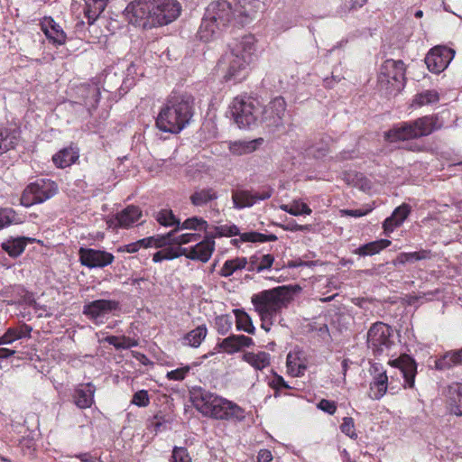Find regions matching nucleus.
Returning <instances> with one entry per match:
<instances>
[{"label": "nucleus", "instance_id": "nucleus-49", "mask_svg": "<svg viewBox=\"0 0 462 462\" xmlns=\"http://www.w3.org/2000/svg\"><path fill=\"white\" fill-rule=\"evenodd\" d=\"M233 325L232 318L229 315H220L215 319V328L219 335H226Z\"/></svg>", "mask_w": 462, "mask_h": 462}, {"label": "nucleus", "instance_id": "nucleus-12", "mask_svg": "<svg viewBox=\"0 0 462 462\" xmlns=\"http://www.w3.org/2000/svg\"><path fill=\"white\" fill-rule=\"evenodd\" d=\"M286 107L287 105L282 97H274L264 107L261 106L260 116L262 121L269 127L282 125Z\"/></svg>", "mask_w": 462, "mask_h": 462}, {"label": "nucleus", "instance_id": "nucleus-10", "mask_svg": "<svg viewBox=\"0 0 462 462\" xmlns=\"http://www.w3.org/2000/svg\"><path fill=\"white\" fill-rule=\"evenodd\" d=\"M58 189L55 181L50 179H37L24 188L20 198V204L25 208H30L43 203L54 197Z\"/></svg>", "mask_w": 462, "mask_h": 462}, {"label": "nucleus", "instance_id": "nucleus-9", "mask_svg": "<svg viewBox=\"0 0 462 462\" xmlns=\"http://www.w3.org/2000/svg\"><path fill=\"white\" fill-rule=\"evenodd\" d=\"M393 329L386 323L377 321L368 329L366 335L367 346L374 356H390L392 349L396 346Z\"/></svg>", "mask_w": 462, "mask_h": 462}, {"label": "nucleus", "instance_id": "nucleus-50", "mask_svg": "<svg viewBox=\"0 0 462 462\" xmlns=\"http://www.w3.org/2000/svg\"><path fill=\"white\" fill-rule=\"evenodd\" d=\"M208 222L201 217L187 218L182 224L180 223V229L207 230Z\"/></svg>", "mask_w": 462, "mask_h": 462}, {"label": "nucleus", "instance_id": "nucleus-51", "mask_svg": "<svg viewBox=\"0 0 462 462\" xmlns=\"http://www.w3.org/2000/svg\"><path fill=\"white\" fill-rule=\"evenodd\" d=\"M215 235H211L210 236L222 237V236H240L239 228L236 225H221L215 227Z\"/></svg>", "mask_w": 462, "mask_h": 462}, {"label": "nucleus", "instance_id": "nucleus-24", "mask_svg": "<svg viewBox=\"0 0 462 462\" xmlns=\"http://www.w3.org/2000/svg\"><path fill=\"white\" fill-rule=\"evenodd\" d=\"M411 213V206L402 203L401 206L397 207L392 215L385 218L383 223V228L385 235L389 236L391 233L394 231L395 228L399 227L402 225L405 219Z\"/></svg>", "mask_w": 462, "mask_h": 462}, {"label": "nucleus", "instance_id": "nucleus-36", "mask_svg": "<svg viewBox=\"0 0 462 462\" xmlns=\"http://www.w3.org/2000/svg\"><path fill=\"white\" fill-rule=\"evenodd\" d=\"M262 143V138L251 141H235L229 143L228 148L230 152L234 155H244L254 152Z\"/></svg>", "mask_w": 462, "mask_h": 462}, {"label": "nucleus", "instance_id": "nucleus-18", "mask_svg": "<svg viewBox=\"0 0 462 462\" xmlns=\"http://www.w3.org/2000/svg\"><path fill=\"white\" fill-rule=\"evenodd\" d=\"M388 365L399 369L402 373L404 380L403 388H414L417 374V363L414 358L407 354H402L396 359L389 360Z\"/></svg>", "mask_w": 462, "mask_h": 462}, {"label": "nucleus", "instance_id": "nucleus-34", "mask_svg": "<svg viewBox=\"0 0 462 462\" xmlns=\"http://www.w3.org/2000/svg\"><path fill=\"white\" fill-rule=\"evenodd\" d=\"M32 327L27 324L9 328L5 334L0 337V345H7L20 338L30 337Z\"/></svg>", "mask_w": 462, "mask_h": 462}, {"label": "nucleus", "instance_id": "nucleus-1", "mask_svg": "<svg viewBox=\"0 0 462 462\" xmlns=\"http://www.w3.org/2000/svg\"><path fill=\"white\" fill-rule=\"evenodd\" d=\"M180 12L176 0H134L127 5L125 14L131 24L148 30L172 23Z\"/></svg>", "mask_w": 462, "mask_h": 462}, {"label": "nucleus", "instance_id": "nucleus-56", "mask_svg": "<svg viewBox=\"0 0 462 462\" xmlns=\"http://www.w3.org/2000/svg\"><path fill=\"white\" fill-rule=\"evenodd\" d=\"M132 404L138 407H147L150 404V397L146 390L137 391L132 398Z\"/></svg>", "mask_w": 462, "mask_h": 462}, {"label": "nucleus", "instance_id": "nucleus-11", "mask_svg": "<svg viewBox=\"0 0 462 462\" xmlns=\"http://www.w3.org/2000/svg\"><path fill=\"white\" fill-rule=\"evenodd\" d=\"M369 373L371 375V381L369 383V390L367 396L371 400L379 401L388 392V390H393L392 386L393 375L388 376L387 371L383 365L380 363H371Z\"/></svg>", "mask_w": 462, "mask_h": 462}, {"label": "nucleus", "instance_id": "nucleus-28", "mask_svg": "<svg viewBox=\"0 0 462 462\" xmlns=\"http://www.w3.org/2000/svg\"><path fill=\"white\" fill-rule=\"evenodd\" d=\"M448 407L452 414L462 416V383H454L448 389Z\"/></svg>", "mask_w": 462, "mask_h": 462}, {"label": "nucleus", "instance_id": "nucleus-29", "mask_svg": "<svg viewBox=\"0 0 462 462\" xmlns=\"http://www.w3.org/2000/svg\"><path fill=\"white\" fill-rule=\"evenodd\" d=\"M222 29L223 27L204 15L198 30L197 36L200 41L209 42L217 37Z\"/></svg>", "mask_w": 462, "mask_h": 462}, {"label": "nucleus", "instance_id": "nucleus-53", "mask_svg": "<svg viewBox=\"0 0 462 462\" xmlns=\"http://www.w3.org/2000/svg\"><path fill=\"white\" fill-rule=\"evenodd\" d=\"M329 143L328 142H321L316 143L310 148V153L317 159H322L329 152Z\"/></svg>", "mask_w": 462, "mask_h": 462}, {"label": "nucleus", "instance_id": "nucleus-64", "mask_svg": "<svg viewBox=\"0 0 462 462\" xmlns=\"http://www.w3.org/2000/svg\"><path fill=\"white\" fill-rule=\"evenodd\" d=\"M75 457L81 462H97V458L89 452L77 454Z\"/></svg>", "mask_w": 462, "mask_h": 462}, {"label": "nucleus", "instance_id": "nucleus-30", "mask_svg": "<svg viewBox=\"0 0 462 462\" xmlns=\"http://www.w3.org/2000/svg\"><path fill=\"white\" fill-rule=\"evenodd\" d=\"M455 365H462V348L448 351L435 361V368L439 371L448 370Z\"/></svg>", "mask_w": 462, "mask_h": 462}, {"label": "nucleus", "instance_id": "nucleus-60", "mask_svg": "<svg viewBox=\"0 0 462 462\" xmlns=\"http://www.w3.org/2000/svg\"><path fill=\"white\" fill-rule=\"evenodd\" d=\"M318 408L329 415H334L337 411V402L334 401L322 399L318 403Z\"/></svg>", "mask_w": 462, "mask_h": 462}, {"label": "nucleus", "instance_id": "nucleus-22", "mask_svg": "<svg viewBox=\"0 0 462 462\" xmlns=\"http://www.w3.org/2000/svg\"><path fill=\"white\" fill-rule=\"evenodd\" d=\"M41 29L48 41L54 46H61L66 43L67 34L61 26L51 16H45L40 23Z\"/></svg>", "mask_w": 462, "mask_h": 462}, {"label": "nucleus", "instance_id": "nucleus-4", "mask_svg": "<svg viewBox=\"0 0 462 462\" xmlns=\"http://www.w3.org/2000/svg\"><path fill=\"white\" fill-rule=\"evenodd\" d=\"M191 402L201 414L215 420L241 421L245 419V410L238 404L201 388L192 393Z\"/></svg>", "mask_w": 462, "mask_h": 462}, {"label": "nucleus", "instance_id": "nucleus-31", "mask_svg": "<svg viewBox=\"0 0 462 462\" xmlns=\"http://www.w3.org/2000/svg\"><path fill=\"white\" fill-rule=\"evenodd\" d=\"M247 271L262 273L265 270L271 269L274 263V256L271 254H254L247 259Z\"/></svg>", "mask_w": 462, "mask_h": 462}, {"label": "nucleus", "instance_id": "nucleus-63", "mask_svg": "<svg viewBox=\"0 0 462 462\" xmlns=\"http://www.w3.org/2000/svg\"><path fill=\"white\" fill-rule=\"evenodd\" d=\"M273 460L272 452L268 449H261L257 456L258 462H271Z\"/></svg>", "mask_w": 462, "mask_h": 462}, {"label": "nucleus", "instance_id": "nucleus-41", "mask_svg": "<svg viewBox=\"0 0 462 462\" xmlns=\"http://www.w3.org/2000/svg\"><path fill=\"white\" fill-rule=\"evenodd\" d=\"M233 313L236 317V326L237 330H242L251 335L255 334V328L247 312L243 309H235L233 310Z\"/></svg>", "mask_w": 462, "mask_h": 462}, {"label": "nucleus", "instance_id": "nucleus-57", "mask_svg": "<svg viewBox=\"0 0 462 462\" xmlns=\"http://www.w3.org/2000/svg\"><path fill=\"white\" fill-rule=\"evenodd\" d=\"M269 385L275 391L274 396L278 395V393L282 389H291V387L285 382L282 375L274 374L273 378L269 382Z\"/></svg>", "mask_w": 462, "mask_h": 462}, {"label": "nucleus", "instance_id": "nucleus-17", "mask_svg": "<svg viewBox=\"0 0 462 462\" xmlns=\"http://www.w3.org/2000/svg\"><path fill=\"white\" fill-rule=\"evenodd\" d=\"M216 247L215 236H206L191 247H181L180 254L188 259L207 263L211 258Z\"/></svg>", "mask_w": 462, "mask_h": 462}, {"label": "nucleus", "instance_id": "nucleus-3", "mask_svg": "<svg viewBox=\"0 0 462 462\" xmlns=\"http://www.w3.org/2000/svg\"><path fill=\"white\" fill-rule=\"evenodd\" d=\"M194 116L193 100L183 95H170L160 108L155 119L156 127L177 134L186 128Z\"/></svg>", "mask_w": 462, "mask_h": 462}, {"label": "nucleus", "instance_id": "nucleus-5", "mask_svg": "<svg viewBox=\"0 0 462 462\" xmlns=\"http://www.w3.org/2000/svg\"><path fill=\"white\" fill-rule=\"evenodd\" d=\"M291 300L292 291L284 285L254 294L251 301L260 316L261 328L269 332L274 318L288 307Z\"/></svg>", "mask_w": 462, "mask_h": 462}, {"label": "nucleus", "instance_id": "nucleus-25", "mask_svg": "<svg viewBox=\"0 0 462 462\" xmlns=\"http://www.w3.org/2000/svg\"><path fill=\"white\" fill-rule=\"evenodd\" d=\"M286 366L288 373L295 377L302 376L307 370V360L301 350H293L287 355Z\"/></svg>", "mask_w": 462, "mask_h": 462}, {"label": "nucleus", "instance_id": "nucleus-26", "mask_svg": "<svg viewBox=\"0 0 462 462\" xmlns=\"http://www.w3.org/2000/svg\"><path fill=\"white\" fill-rule=\"evenodd\" d=\"M33 241V238L26 236L10 237L2 243L1 247L9 256L16 258L24 252L28 243Z\"/></svg>", "mask_w": 462, "mask_h": 462}, {"label": "nucleus", "instance_id": "nucleus-38", "mask_svg": "<svg viewBox=\"0 0 462 462\" xmlns=\"http://www.w3.org/2000/svg\"><path fill=\"white\" fill-rule=\"evenodd\" d=\"M18 143L16 131L9 128L0 129V156L15 148Z\"/></svg>", "mask_w": 462, "mask_h": 462}, {"label": "nucleus", "instance_id": "nucleus-33", "mask_svg": "<svg viewBox=\"0 0 462 462\" xmlns=\"http://www.w3.org/2000/svg\"><path fill=\"white\" fill-rule=\"evenodd\" d=\"M242 359L249 364L255 370H263L270 365L271 356L270 354L264 351L254 352H245Z\"/></svg>", "mask_w": 462, "mask_h": 462}, {"label": "nucleus", "instance_id": "nucleus-61", "mask_svg": "<svg viewBox=\"0 0 462 462\" xmlns=\"http://www.w3.org/2000/svg\"><path fill=\"white\" fill-rule=\"evenodd\" d=\"M372 211V208H368L366 209H344L342 210V215L353 217H360L367 215Z\"/></svg>", "mask_w": 462, "mask_h": 462}, {"label": "nucleus", "instance_id": "nucleus-44", "mask_svg": "<svg viewBox=\"0 0 462 462\" xmlns=\"http://www.w3.org/2000/svg\"><path fill=\"white\" fill-rule=\"evenodd\" d=\"M439 101V94L435 89L423 90L414 96L413 105L419 107L436 104Z\"/></svg>", "mask_w": 462, "mask_h": 462}, {"label": "nucleus", "instance_id": "nucleus-32", "mask_svg": "<svg viewBox=\"0 0 462 462\" xmlns=\"http://www.w3.org/2000/svg\"><path fill=\"white\" fill-rule=\"evenodd\" d=\"M84 15L88 19V23L91 25L104 12L108 0H84Z\"/></svg>", "mask_w": 462, "mask_h": 462}, {"label": "nucleus", "instance_id": "nucleus-46", "mask_svg": "<svg viewBox=\"0 0 462 462\" xmlns=\"http://www.w3.org/2000/svg\"><path fill=\"white\" fill-rule=\"evenodd\" d=\"M430 257V251L420 250L418 252L401 253L396 258V263L404 264L406 263L416 262L420 260L429 259Z\"/></svg>", "mask_w": 462, "mask_h": 462}, {"label": "nucleus", "instance_id": "nucleus-14", "mask_svg": "<svg viewBox=\"0 0 462 462\" xmlns=\"http://www.w3.org/2000/svg\"><path fill=\"white\" fill-rule=\"evenodd\" d=\"M79 257L81 265L90 269L104 268L115 260V256L109 252L84 247L79 248Z\"/></svg>", "mask_w": 462, "mask_h": 462}, {"label": "nucleus", "instance_id": "nucleus-43", "mask_svg": "<svg viewBox=\"0 0 462 462\" xmlns=\"http://www.w3.org/2000/svg\"><path fill=\"white\" fill-rule=\"evenodd\" d=\"M208 334V329L205 325L198 326L183 337V345L199 347Z\"/></svg>", "mask_w": 462, "mask_h": 462}, {"label": "nucleus", "instance_id": "nucleus-45", "mask_svg": "<svg viewBox=\"0 0 462 462\" xmlns=\"http://www.w3.org/2000/svg\"><path fill=\"white\" fill-rule=\"evenodd\" d=\"M157 222L164 226H176V232L180 230V220L175 217L171 209H161L156 215Z\"/></svg>", "mask_w": 462, "mask_h": 462}, {"label": "nucleus", "instance_id": "nucleus-35", "mask_svg": "<svg viewBox=\"0 0 462 462\" xmlns=\"http://www.w3.org/2000/svg\"><path fill=\"white\" fill-rule=\"evenodd\" d=\"M261 6L259 0H236L234 11L235 16H242L245 18H253L257 14Z\"/></svg>", "mask_w": 462, "mask_h": 462}, {"label": "nucleus", "instance_id": "nucleus-8", "mask_svg": "<svg viewBox=\"0 0 462 462\" xmlns=\"http://www.w3.org/2000/svg\"><path fill=\"white\" fill-rule=\"evenodd\" d=\"M260 110L259 99L246 95L236 97L229 106L234 123L239 128H246L254 125L260 117Z\"/></svg>", "mask_w": 462, "mask_h": 462}, {"label": "nucleus", "instance_id": "nucleus-58", "mask_svg": "<svg viewBox=\"0 0 462 462\" xmlns=\"http://www.w3.org/2000/svg\"><path fill=\"white\" fill-rule=\"evenodd\" d=\"M171 457L173 462H192L189 453L183 447H174Z\"/></svg>", "mask_w": 462, "mask_h": 462}, {"label": "nucleus", "instance_id": "nucleus-20", "mask_svg": "<svg viewBox=\"0 0 462 462\" xmlns=\"http://www.w3.org/2000/svg\"><path fill=\"white\" fill-rule=\"evenodd\" d=\"M96 386L92 383H82L77 384L71 393V402L80 409L91 408L95 403Z\"/></svg>", "mask_w": 462, "mask_h": 462}, {"label": "nucleus", "instance_id": "nucleus-16", "mask_svg": "<svg viewBox=\"0 0 462 462\" xmlns=\"http://www.w3.org/2000/svg\"><path fill=\"white\" fill-rule=\"evenodd\" d=\"M204 15L223 28L235 18L232 6L226 0L212 1L206 8Z\"/></svg>", "mask_w": 462, "mask_h": 462}, {"label": "nucleus", "instance_id": "nucleus-13", "mask_svg": "<svg viewBox=\"0 0 462 462\" xmlns=\"http://www.w3.org/2000/svg\"><path fill=\"white\" fill-rule=\"evenodd\" d=\"M455 56V51L446 46L432 48L425 57V63L429 70L439 74L442 72L451 62Z\"/></svg>", "mask_w": 462, "mask_h": 462}, {"label": "nucleus", "instance_id": "nucleus-7", "mask_svg": "<svg viewBox=\"0 0 462 462\" xmlns=\"http://www.w3.org/2000/svg\"><path fill=\"white\" fill-rule=\"evenodd\" d=\"M378 86L387 95L398 94L405 86V64L402 60L388 59L383 62L377 77Z\"/></svg>", "mask_w": 462, "mask_h": 462}, {"label": "nucleus", "instance_id": "nucleus-59", "mask_svg": "<svg viewBox=\"0 0 462 462\" xmlns=\"http://www.w3.org/2000/svg\"><path fill=\"white\" fill-rule=\"evenodd\" d=\"M176 233V230H171L166 235L152 236L154 241L152 246L156 248L163 247L167 245L172 244V236Z\"/></svg>", "mask_w": 462, "mask_h": 462}, {"label": "nucleus", "instance_id": "nucleus-23", "mask_svg": "<svg viewBox=\"0 0 462 462\" xmlns=\"http://www.w3.org/2000/svg\"><path fill=\"white\" fill-rule=\"evenodd\" d=\"M254 345L252 337L245 335H230L217 344L218 351L233 355L243 347H250Z\"/></svg>", "mask_w": 462, "mask_h": 462}, {"label": "nucleus", "instance_id": "nucleus-2", "mask_svg": "<svg viewBox=\"0 0 462 462\" xmlns=\"http://www.w3.org/2000/svg\"><path fill=\"white\" fill-rule=\"evenodd\" d=\"M256 39L246 34L235 39L228 44V50L221 56L217 68L226 82L238 83L248 75V69L255 58Z\"/></svg>", "mask_w": 462, "mask_h": 462}, {"label": "nucleus", "instance_id": "nucleus-48", "mask_svg": "<svg viewBox=\"0 0 462 462\" xmlns=\"http://www.w3.org/2000/svg\"><path fill=\"white\" fill-rule=\"evenodd\" d=\"M281 208L292 216L310 215L311 213V209L305 203L294 202L291 205H282Z\"/></svg>", "mask_w": 462, "mask_h": 462}, {"label": "nucleus", "instance_id": "nucleus-52", "mask_svg": "<svg viewBox=\"0 0 462 462\" xmlns=\"http://www.w3.org/2000/svg\"><path fill=\"white\" fill-rule=\"evenodd\" d=\"M190 371L189 365H184L177 369L167 372L166 378L170 381H182Z\"/></svg>", "mask_w": 462, "mask_h": 462}, {"label": "nucleus", "instance_id": "nucleus-42", "mask_svg": "<svg viewBox=\"0 0 462 462\" xmlns=\"http://www.w3.org/2000/svg\"><path fill=\"white\" fill-rule=\"evenodd\" d=\"M23 216L17 213L12 208H0V230L11 225L22 224Z\"/></svg>", "mask_w": 462, "mask_h": 462}, {"label": "nucleus", "instance_id": "nucleus-21", "mask_svg": "<svg viewBox=\"0 0 462 462\" xmlns=\"http://www.w3.org/2000/svg\"><path fill=\"white\" fill-rule=\"evenodd\" d=\"M119 310V302L113 300H96L83 307V314L90 319H97L112 311Z\"/></svg>", "mask_w": 462, "mask_h": 462}, {"label": "nucleus", "instance_id": "nucleus-6", "mask_svg": "<svg viewBox=\"0 0 462 462\" xmlns=\"http://www.w3.org/2000/svg\"><path fill=\"white\" fill-rule=\"evenodd\" d=\"M444 122L439 114L419 117L415 120L401 122L384 132V140L389 143L409 141L428 136L442 129Z\"/></svg>", "mask_w": 462, "mask_h": 462}, {"label": "nucleus", "instance_id": "nucleus-55", "mask_svg": "<svg viewBox=\"0 0 462 462\" xmlns=\"http://www.w3.org/2000/svg\"><path fill=\"white\" fill-rule=\"evenodd\" d=\"M200 239L199 234H182L180 236H175V234L172 236V244L181 245H186L191 242H197Z\"/></svg>", "mask_w": 462, "mask_h": 462}, {"label": "nucleus", "instance_id": "nucleus-19", "mask_svg": "<svg viewBox=\"0 0 462 462\" xmlns=\"http://www.w3.org/2000/svg\"><path fill=\"white\" fill-rule=\"evenodd\" d=\"M143 216L138 206L129 205L111 217L107 224L109 227L128 229L137 223Z\"/></svg>", "mask_w": 462, "mask_h": 462}, {"label": "nucleus", "instance_id": "nucleus-54", "mask_svg": "<svg viewBox=\"0 0 462 462\" xmlns=\"http://www.w3.org/2000/svg\"><path fill=\"white\" fill-rule=\"evenodd\" d=\"M341 431L351 439H356L357 434L356 432L355 421L351 417H344L343 422L340 425Z\"/></svg>", "mask_w": 462, "mask_h": 462}, {"label": "nucleus", "instance_id": "nucleus-40", "mask_svg": "<svg viewBox=\"0 0 462 462\" xmlns=\"http://www.w3.org/2000/svg\"><path fill=\"white\" fill-rule=\"evenodd\" d=\"M392 242L388 239H379L359 246L356 254L361 256L374 255L388 247Z\"/></svg>", "mask_w": 462, "mask_h": 462}, {"label": "nucleus", "instance_id": "nucleus-27", "mask_svg": "<svg viewBox=\"0 0 462 462\" xmlns=\"http://www.w3.org/2000/svg\"><path fill=\"white\" fill-rule=\"evenodd\" d=\"M79 157V149L70 145L56 152L52 156V162L57 168L64 169L75 163Z\"/></svg>", "mask_w": 462, "mask_h": 462}, {"label": "nucleus", "instance_id": "nucleus-37", "mask_svg": "<svg viewBox=\"0 0 462 462\" xmlns=\"http://www.w3.org/2000/svg\"><path fill=\"white\" fill-rule=\"evenodd\" d=\"M218 198L217 192L213 188H205L194 191L190 197V203L195 207H202L216 200Z\"/></svg>", "mask_w": 462, "mask_h": 462}, {"label": "nucleus", "instance_id": "nucleus-15", "mask_svg": "<svg viewBox=\"0 0 462 462\" xmlns=\"http://www.w3.org/2000/svg\"><path fill=\"white\" fill-rule=\"evenodd\" d=\"M273 189L265 188L262 190L236 189L232 191V200L236 208L241 209L254 206L257 201L271 198Z\"/></svg>", "mask_w": 462, "mask_h": 462}, {"label": "nucleus", "instance_id": "nucleus-39", "mask_svg": "<svg viewBox=\"0 0 462 462\" xmlns=\"http://www.w3.org/2000/svg\"><path fill=\"white\" fill-rule=\"evenodd\" d=\"M247 263L248 262L246 257H236L233 259H228L224 263L218 274L221 277L227 278L236 271L243 270L245 268L247 269Z\"/></svg>", "mask_w": 462, "mask_h": 462}, {"label": "nucleus", "instance_id": "nucleus-62", "mask_svg": "<svg viewBox=\"0 0 462 462\" xmlns=\"http://www.w3.org/2000/svg\"><path fill=\"white\" fill-rule=\"evenodd\" d=\"M278 239L274 234L265 235L256 232V243L274 242Z\"/></svg>", "mask_w": 462, "mask_h": 462}, {"label": "nucleus", "instance_id": "nucleus-47", "mask_svg": "<svg viewBox=\"0 0 462 462\" xmlns=\"http://www.w3.org/2000/svg\"><path fill=\"white\" fill-rule=\"evenodd\" d=\"M180 248L181 246L167 247L161 251H158L153 254L152 261L154 263H159L162 262V260H172L180 256H182V254H180Z\"/></svg>", "mask_w": 462, "mask_h": 462}]
</instances>
